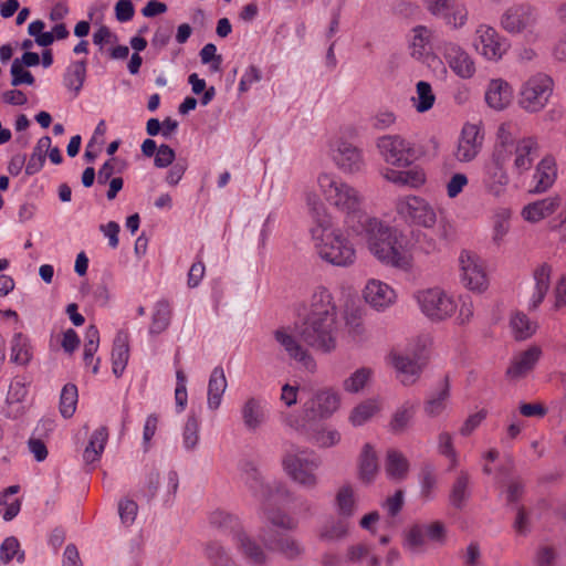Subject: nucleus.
I'll return each instance as SVG.
<instances>
[{"instance_id":"nucleus-1","label":"nucleus","mask_w":566,"mask_h":566,"mask_svg":"<svg viewBox=\"0 0 566 566\" xmlns=\"http://www.w3.org/2000/svg\"><path fill=\"white\" fill-rule=\"evenodd\" d=\"M352 233L364 239L368 252L384 266L409 273L415 265L412 244L397 227L378 217H359Z\"/></svg>"},{"instance_id":"nucleus-2","label":"nucleus","mask_w":566,"mask_h":566,"mask_svg":"<svg viewBox=\"0 0 566 566\" xmlns=\"http://www.w3.org/2000/svg\"><path fill=\"white\" fill-rule=\"evenodd\" d=\"M306 205L313 214V226L310 229L314 250L325 263L337 268H349L357 260V250L349 235L352 232L336 227L332 214L317 198L308 196Z\"/></svg>"},{"instance_id":"nucleus-3","label":"nucleus","mask_w":566,"mask_h":566,"mask_svg":"<svg viewBox=\"0 0 566 566\" xmlns=\"http://www.w3.org/2000/svg\"><path fill=\"white\" fill-rule=\"evenodd\" d=\"M413 298L420 313L431 323L453 318L455 325L464 326L474 317V302L468 294L455 295L436 285L416 291Z\"/></svg>"},{"instance_id":"nucleus-4","label":"nucleus","mask_w":566,"mask_h":566,"mask_svg":"<svg viewBox=\"0 0 566 566\" xmlns=\"http://www.w3.org/2000/svg\"><path fill=\"white\" fill-rule=\"evenodd\" d=\"M318 196H314L324 206L323 201L345 216L344 226L352 232L350 224H357L359 217H368L363 213L364 195L353 185L344 181L334 172L322 171L316 178Z\"/></svg>"},{"instance_id":"nucleus-5","label":"nucleus","mask_w":566,"mask_h":566,"mask_svg":"<svg viewBox=\"0 0 566 566\" xmlns=\"http://www.w3.org/2000/svg\"><path fill=\"white\" fill-rule=\"evenodd\" d=\"M245 483L261 504V517L272 527L282 531H291L297 526V521L281 510H272L270 506L275 503L279 492L286 491L280 483L264 484L255 469L245 472Z\"/></svg>"},{"instance_id":"nucleus-6","label":"nucleus","mask_w":566,"mask_h":566,"mask_svg":"<svg viewBox=\"0 0 566 566\" xmlns=\"http://www.w3.org/2000/svg\"><path fill=\"white\" fill-rule=\"evenodd\" d=\"M512 154L513 147L501 143L494 147L491 156L484 160L481 167V186L493 198H501L507 190L510 184L507 164Z\"/></svg>"},{"instance_id":"nucleus-7","label":"nucleus","mask_w":566,"mask_h":566,"mask_svg":"<svg viewBox=\"0 0 566 566\" xmlns=\"http://www.w3.org/2000/svg\"><path fill=\"white\" fill-rule=\"evenodd\" d=\"M283 471L298 486L314 490L318 484L321 459L314 451L293 447L282 458Z\"/></svg>"},{"instance_id":"nucleus-8","label":"nucleus","mask_w":566,"mask_h":566,"mask_svg":"<svg viewBox=\"0 0 566 566\" xmlns=\"http://www.w3.org/2000/svg\"><path fill=\"white\" fill-rule=\"evenodd\" d=\"M559 210L557 218L549 222L551 231L555 232L562 243H566V201L554 195L532 201L521 210V217L525 222L536 224L549 218Z\"/></svg>"},{"instance_id":"nucleus-9","label":"nucleus","mask_w":566,"mask_h":566,"mask_svg":"<svg viewBox=\"0 0 566 566\" xmlns=\"http://www.w3.org/2000/svg\"><path fill=\"white\" fill-rule=\"evenodd\" d=\"M337 317L306 314L300 326V336L312 348L331 353L336 348Z\"/></svg>"},{"instance_id":"nucleus-10","label":"nucleus","mask_w":566,"mask_h":566,"mask_svg":"<svg viewBox=\"0 0 566 566\" xmlns=\"http://www.w3.org/2000/svg\"><path fill=\"white\" fill-rule=\"evenodd\" d=\"M394 208L399 219L410 227L433 229L437 224V209L420 195H400L395 199Z\"/></svg>"},{"instance_id":"nucleus-11","label":"nucleus","mask_w":566,"mask_h":566,"mask_svg":"<svg viewBox=\"0 0 566 566\" xmlns=\"http://www.w3.org/2000/svg\"><path fill=\"white\" fill-rule=\"evenodd\" d=\"M555 83L546 73H535L528 76L520 86L517 103L528 114H537L548 105Z\"/></svg>"},{"instance_id":"nucleus-12","label":"nucleus","mask_w":566,"mask_h":566,"mask_svg":"<svg viewBox=\"0 0 566 566\" xmlns=\"http://www.w3.org/2000/svg\"><path fill=\"white\" fill-rule=\"evenodd\" d=\"M442 60H438L440 72L446 77L450 70L457 77L463 81L472 80L476 74L475 59L459 43L454 41H443L438 46Z\"/></svg>"},{"instance_id":"nucleus-13","label":"nucleus","mask_w":566,"mask_h":566,"mask_svg":"<svg viewBox=\"0 0 566 566\" xmlns=\"http://www.w3.org/2000/svg\"><path fill=\"white\" fill-rule=\"evenodd\" d=\"M381 159L391 168H408L415 158L412 144L397 134L382 135L376 140Z\"/></svg>"},{"instance_id":"nucleus-14","label":"nucleus","mask_w":566,"mask_h":566,"mask_svg":"<svg viewBox=\"0 0 566 566\" xmlns=\"http://www.w3.org/2000/svg\"><path fill=\"white\" fill-rule=\"evenodd\" d=\"M472 48L484 60L499 62L509 51L510 43L493 27L480 23L474 30Z\"/></svg>"},{"instance_id":"nucleus-15","label":"nucleus","mask_w":566,"mask_h":566,"mask_svg":"<svg viewBox=\"0 0 566 566\" xmlns=\"http://www.w3.org/2000/svg\"><path fill=\"white\" fill-rule=\"evenodd\" d=\"M460 281L462 285L476 294L488 291L490 281L483 261L473 252L463 250L459 255Z\"/></svg>"},{"instance_id":"nucleus-16","label":"nucleus","mask_w":566,"mask_h":566,"mask_svg":"<svg viewBox=\"0 0 566 566\" xmlns=\"http://www.w3.org/2000/svg\"><path fill=\"white\" fill-rule=\"evenodd\" d=\"M444 537L446 528L439 522L413 524L405 532L403 547L411 554H423L428 551L429 543L442 544Z\"/></svg>"},{"instance_id":"nucleus-17","label":"nucleus","mask_w":566,"mask_h":566,"mask_svg":"<svg viewBox=\"0 0 566 566\" xmlns=\"http://www.w3.org/2000/svg\"><path fill=\"white\" fill-rule=\"evenodd\" d=\"M343 405L342 394L333 387H323L315 390L304 403L306 417L314 420H327L337 413Z\"/></svg>"},{"instance_id":"nucleus-18","label":"nucleus","mask_w":566,"mask_h":566,"mask_svg":"<svg viewBox=\"0 0 566 566\" xmlns=\"http://www.w3.org/2000/svg\"><path fill=\"white\" fill-rule=\"evenodd\" d=\"M361 297L369 308L377 313H385L397 304L398 292L389 283L370 277L365 282Z\"/></svg>"},{"instance_id":"nucleus-19","label":"nucleus","mask_w":566,"mask_h":566,"mask_svg":"<svg viewBox=\"0 0 566 566\" xmlns=\"http://www.w3.org/2000/svg\"><path fill=\"white\" fill-rule=\"evenodd\" d=\"M329 156L344 174H357L365 167L363 150L343 138H335L329 143Z\"/></svg>"},{"instance_id":"nucleus-20","label":"nucleus","mask_w":566,"mask_h":566,"mask_svg":"<svg viewBox=\"0 0 566 566\" xmlns=\"http://www.w3.org/2000/svg\"><path fill=\"white\" fill-rule=\"evenodd\" d=\"M426 8L452 30L464 28L469 21L468 7L461 0H427Z\"/></svg>"},{"instance_id":"nucleus-21","label":"nucleus","mask_w":566,"mask_h":566,"mask_svg":"<svg viewBox=\"0 0 566 566\" xmlns=\"http://www.w3.org/2000/svg\"><path fill=\"white\" fill-rule=\"evenodd\" d=\"M484 134L482 127L478 123H465L460 132L457 146L454 149V158L461 164L473 161L482 150Z\"/></svg>"},{"instance_id":"nucleus-22","label":"nucleus","mask_w":566,"mask_h":566,"mask_svg":"<svg viewBox=\"0 0 566 566\" xmlns=\"http://www.w3.org/2000/svg\"><path fill=\"white\" fill-rule=\"evenodd\" d=\"M386 363L394 368L397 379L405 386L413 385L423 369V361L411 357L400 346L388 352Z\"/></svg>"},{"instance_id":"nucleus-23","label":"nucleus","mask_w":566,"mask_h":566,"mask_svg":"<svg viewBox=\"0 0 566 566\" xmlns=\"http://www.w3.org/2000/svg\"><path fill=\"white\" fill-rule=\"evenodd\" d=\"M273 337L279 346L285 352V354L296 363L301 365L302 368L310 373H314L316 370V361L308 353L306 348H304L295 334L290 327H280L273 333Z\"/></svg>"},{"instance_id":"nucleus-24","label":"nucleus","mask_w":566,"mask_h":566,"mask_svg":"<svg viewBox=\"0 0 566 566\" xmlns=\"http://www.w3.org/2000/svg\"><path fill=\"white\" fill-rule=\"evenodd\" d=\"M536 22L533 8L526 4L509 8L501 18L502 28L510 33L528 31Z\"/></svg>"},{"instance_id":"nucleus-25","label":"nucleus","mask_w":566,"mask_h":566,"mask_svg":"<svg viewBox=\"0 0 566 566\" xmlns=\"http://www.w3.org/2000/svg\"><path fill=\"white\" fill-rule=\"evenodd\" d=\"M380 176L388 182L411 189H419L427 182V174L420 166H413L409 169L385 167Z\"/></svg>"},{"instance_id":"nucleus-26","label":"nucleus","mask_w":566,"mask_h":566,"mask_svg":"<svg viewBox=\"0 0 566 566\" xmlns=\"http://www.w3.org/2000/svg\"><path fill=\"white\" fill-rule=\"evenodd\" d=\"M541 357L542 349L538 346H531L515 354L506 369V376L512 380L525 378L535 368Z\"/></svg>"},{"instance_id":"nucleus-27","label":"nucleus","mask_w":566,"mask_h":566,"mask_svg":"<svg viewBox=\"0 0 566 566\" xmlns=\"http://www.w3.org/2000/svg\"><path fill=\"white\" fill-rule=\"evenodd\" d=\"M486 105L494 111L507 108L513 101V88L511 84L501 77L491 78L484 91Z\"/></svg>"},{"instance_id":"nucleus-28","label":"nucleus","mask_w":566,"mask_h":566,"mask_svg":"<svg viewBox=\"0 0 566 566\" xmlns=\"http://www.w3.org/2000/svg\"><path fill=\"white\" fill-rule=\"evenodd\" d=\"M432 36V30L424 25H417L411 30L408 49L412 59L427 62L431 57Z\"/></svg>"},{"instance_id":"nucleus-29","label":"nucleus","mask_w":566,"mask_h":566,"mask_svg":"<svg viewBox=\"0 0 566 566\" xmlns=\"http://www.w3.org/2000/svg\"><path fill=\"white\" fill-rule=\"evenodd\" d=\"M382 410L379 397H369L356 403L348 413L347 421L353 428H360L377 417Z\"/></svg>"},{"instance_id":"nucleus-30","label":"nucleus","mask_w":566,"mask_h":566,"mask_svg":"<svg viewBox=\"0 0 566 566\" xmlns=\"http://www.w3.org/2000/svg\"><path fill=\"white\" fill-rule=\"evenodd\" d=\"M266 402L261 397H249L241 406L240 413L244 427L249 431H256L266 421Z\"/></svg>"},{"instance_id":"nucleus-31","label":"nucleus","mask_w":566,"mask_h":566,"mask_svg":"<svg viewBox=\"0 0 566 566\" xmlns=\"http://www.w3.org/2000/svg\"><path fill=\"white\" fill-rule=\"evenodd\" d=\"M337 317V306L334 297L328 289L325 286H316L308 300V308L306 314Z\"/></svg>"},{"instance_id":"nucleus-32","label":"nucleus","mask_w":566,"mask_h":566,"mask_svg":"<svg viewBox=\"0 0 566 566\" xmlns=\"http://www.w3.org/2000/svg\"><path fill=\"white\" fill-rule=\"evenodd\" d=\"M28 395L27 384L22 378H14L9 386L6 397L4 415L9 418H17L24 410L23 402Z\"/></svg>"},{"instance_id":"nucleus-33","label":"nucleus","mask_w":566,"mask_h":566,"mask_svg":"<svg viewBox=\"0 0 566 566\" xmlns=\"http://www.w3.org/2000/svg\"><path fill=\"white\" fill-rule=\"evenodd\" d=\"M374 377V368L360 366L342 380V389L348 395L361 394L371 385Z\"/></svg>"},{"instance_id":"nucleus-34","label":"nucleus","mask_w":566,"mask_h":566,"mask_svg":"<svg viewBox=\"0 0 566 566\" xmlns=\"http://www.w3.org/2000/svg\"><path fill=\"white\" fill-rule=\"evenodd\" d=\"M228 381L224 375V370L221 366H217L212 369L207 392V407L210 410H217L222 402L223 395L227 390Z\"/></svg>"},{"instance_id":"nucleus-35","label":"nucleus","mask_w":566,"mask_h":566,"mask_svg":"<svg viewBox=\"0 0 566 566\" xmlns=\"http://www.w3.org/2000/svg\"><path fill=\"white\" fill-rule=\"evenodd\" d=\"M378 470V458L375 448L370 443L364 444L358 459L359 480L366 484L374 482Z\"/></svg>"},{"instance_id":"nucleus-36","label":"nucleus","mask_w":566,"mask_h":566,"mask_svg":"<svg viewBox=\"0 0 566 566\" xmlns=\"http://www.w3.org/2000/svg\"><path fill=\"white\" fill-rule=\"evenodd\" d=\"M512 209L505 206L495 207L491 213L492 241L501 244L510 231Z\"/></svg>"},{"instance_id":"nucleus-37","label":"nucleus","mask_w":566,"mask_h":566,"mask_svg":"<svg viewBox=\"0 0 566 566\" xmlns=\"http://www.w3.org/2000/svg\"><path fill=\"white\" fill-rule=\"evenodd\" d=\"M261 539L268 549L281 552L287 557H294L301 553L300 545L293 538L282 537L270 530L261 534Z\"/></svg>"},{"instance_id":"nucleus-38","label":"nucleus","mask_w":566,"mask_h":566,"mask_svg":"<svg viewBox=\"0 0 566 566\" xmlns=\"http://www.w3.org/2000/svg\"><path fill=\"white\" fill-rule=\"evenodd\" d=\"M409 471V461L402 452L391 449L388 450L385 461V472L391 481H402L407 478Z\"/></svg>"},{"instance_id":"nucleus-39","label":"nucleus","mask_w":566,"mask_h":566,"mask_svg":"<svg viewBox=\"0 0 566 566\" xmlns=\"http://www.w3.org/2000/svg\"><path fill=\"white\" fill-rule=\"evenodd\" d=\"M557 176L555 160L552 157L543 158L533 175L535 191L544 192L553 186Z\"/></svg>"},{"instance_id":"nucleus-40","label":"nucleus","mask_w":566,"mask_h":566,"mask_svg":"<svg viewBox=\"0 0 566 566\" xmlns=\"http://www.w3.org/2000/svg\"><path fill=\"white\" fill-rule=\"evenodd\" d=\"M129 359L128 337L125 333H117L112 349V370L116 377H120Z\"/></svg>"},{"instance_id":"nucleus-41","label":"nucleus","mask_w":566,"mask_h":566,"mask_svg":"<svg viewBox=\"0 0 566 566\" xmlns=\"http://www.w3.org/2000/svg\"><path fill=\"white\" fill-rule=\"evenodd\" d=\"M86 60L72 61L63 75L64 86L77 96L86 78Z\"/></svg>"},{"instance_id":"nucleus-42","label":"nucleus","mask_w":566,"mask_h":566,"mask_svg":"<svg viewBox=\"0 0 566 566\" xmlns=\"http://www.w3.org/2000/svg\"><path fill=\"white\" fill-rule=\"evenodd\" d=\"M108 440V431L105 427L94 430L83 452L85 463L93 464L99 461Z\"/></svg>"},{"instance_id":"nucleus-43","label":"nucleus","mask_w":566,"mask_h":566,"mask_svg":"<svg viewBox=\"0 0 566 566\" xmlns=\"http://www.w3.org/2000/svg\"><path fill=\"white\" fill-rule=\"evenodd\" d=\"M537 150V142L533 137H526L515 146L514 167L518 171L528 170L533 164Z\"/></svg>"},{"instance_id":"nucleus-44","label":"nucleus","mask_w":566,"mask_h":566,"mask_svg":"<svg viewBox=\"0 0 566 566\" xmlns=\"http://www.w3.org/2000/svg\"><path fill=\"white\" fill-rule=\"evenodd\" d=\"M449 398V385L447 382H443L434 392H432L427 398L423 406L424 413L430 418H436L442 415L448 408Z\"/></svg>"},{"instance_id":"nucleus-45","label":"nucleus","mask_w":566,"mask_h":566,"mask_svg":"<svg viewBox=\"0 0 566 566\" xmlns=\"http://www.w3.org/2000/svg\"><path fill=\"white\" fill-rule=\"evenodd\" d=\"M307 440L321 449L337 446L342 440L340 432L331 426H319L307 433Z\"/></svg>"},{"instance_id":"nucleus-46","label":"nucleus","mask_w":566,"mask_h":566,"mask_svg":"<svg viewBox=\"0 0 566 566\" xmlns=\"http://www.w3.org/2000/svg\"><path fill=\"white\" fill-rule=\"evenodd\" d=\"M234 538L243 555L253 564L260 565L265 560V553L255 541L243 530H239L234 534Z\"/></svg>"},{"instance_id":"nucleus-47","label":"nucleus","mask_w":566,"mask_h":566,"mask_svg":"<svg viewBox=\"0 0 566 566\" xmlns=\"http://www.w3.org/2000/svg\"><path fill=\"white\" fill-rule=\"evenodd\" d=\"M549 277L551 268L547 265H542L534 272L535 285L528 303L530 308L535 310L543 302L549 287Z\"/></svg>"},{"instance_id":"nucleus-48","label":"nucleus","mask_w":566,"mask_h":566,"mask_svg":"<svg viewBox=\"0 0 566 566\" xmlns=\"http://www.w3.org/2000/svg\"><path fill=\"white\" fill-rule=\"evenodd\" d=\"M18 485H11L0 493V515L6 522L13 520L21 510V502L15 497Z\"/></svg>"},{"instance_id":"nucleus-49","label":"nucleus","mask_w":566,"mask_h":566,"mask_svg":"<svg viewBox=\"0 0 566 566\" xmlns=\"http://www.w3.org/2000/svg\"><path fill=\"white\" fill-rule=\"evenodd\" d=\"M436 102V95L429 82L419 81L416 85V95L411 97V103L418 113L430 111Z\"/></svg>"},{"instance_id":"nucleus-50","label":"nucleus","mask_w":566,"mask_h":566,"mask_svg":"<svg viewBox=\"0 0 566 566\" xmlns=\"http://www.w3.org/2000/svg\"><path fill=\"white\" fill-rule=\"evenodd\" d=\"M200 420L193 412L189 413L182 428V448L186 451H195L200 442Z\"/></svg>"},{"instance_id":"nucleus-51","label":"nucleus","mask_w":566,"mask_h":566,"mask_svg":"<svg viewBox=\"0 0 566 566\" xmlns=\"http://www.w3.org/2000/svg\"><path fill=\"white\" fill-rule=\"evenodd\" d=\"M171 311L169 303L165 300L158 301L155 304L149 326V334L159 335L165 332L170 324Z\"/></svg>"},{"instance_id":"nucleus-52","label":"nucleus","mask_w":566,"mask_h":566,"mask_svg":"<svg viewBox=\"0 0 566 566\" xmlns=\"http://www.w3.org/2000/svg\"><path fill=\"white\" fill-rule=\"evenodd\" d=\"M32 358V347L27 336L17 333L11 342V360L18 365H27Z\"/></svg>"},{"instance_id":"nucleus-53","label":"nucleus","mask_w":566,"mask_h":566,"mask_svg":"<svg viewBox=\"0 0 566 566\" xmlns=\"http://www.w3.org/2000/svg\"><path fill=\"white\" fill-rule=\"evenodd\" d=\"M357 507L355 491L349 485L342 486L336 494V511L344 517L348 518L354 515Z\"/></svg>"},{"instance_id":"nucleus-54","label":"nucleus","mask_w":566,"mask_h":566,"mask_svg":"<svg viewBox=\"0 0 566 566\" xmlns=\"http://www.w3.org/2000/svg\"><path fill=\"white\" fill-rule=\"evenodd\" d=\"M510 327L513 336L516 339L523 340L531 337L535 333L537 325L535 322H532L524 313L516 312L511 316Z\"/></svg>"},{"instance_id":"nucleus-55","label":"nucleus","mask_w":566,"mask_h":566,"mask_svg":"<svg viewBox=\"0 0 566 566\" xmlns=\"http://www.w3.org/2000/svg\"><path fill=\"white\" fill-rule=\"evenodd\" d=\"M417 402L415 401H406L397 410L394 412L390 420V429L394 432L403 431L416 413Z\"/></svg>"},{"instance_id":"nucleus-56","label":"nucleus","mask_w":566,"mask_h":566,"mask_svg":"<svg viewBox=\"0 0 566 566\" xmlns=\"http://www.w3.org/2000/svg\"><path fill=\"white\" fill-rule=\"evenodd\" d=\"M17 559L19 564L24 562V551L21 549L17 537L8 536L0 545V562L4 565Z\"/></svg>"},{"instance_id":"nucleus-57","label":"nucleus","mask_w":566,"mask_h":566,"mask_svg":"<svg viewBox=\"0 0 566 566\" xmlns=\"http://www.w3.org/2000/svg\"><path fill=\"white\" fill-rule=\"evenodd\" d=\"M78 401L77 388L73 384H66L60 396V412L64 418H71L76 410Z\"/></svg>"},{"instance_id":"nucleus-58","label":"nucleus","mask_w":566,"mask_h":566,"mask_svg":"<svg viewBox=\"0 0 566 566\" xmlns=\"http://www.w3.org/2000/svg\"><path fill=\"white\" fill-rule=\"evenodd\" d=\"M438 452L447 458L450 462V470L459 465V454L453 446V437L447 431H442L438 436Z\"/></svg>"},{"instance_id":"nucleus-59","label":"nucleus","mask_w":566,"mask_h":566,"mask_svg":"<svg viewBox=\"0 0 566 566\" xmlns=\"http://www.w3.org/2000/svg\"><path fill=\"white\" fill-rule=\"evenodd\" d=\"M347 531L348 524L344 520H329L319 528V537L333 541L345 536Z\"/></svg>"},{"instance_id":"nucleus-60","label":"nucleus","mask_w":566,"mask_h":566,"mask_svg":"<svg viewBox=\"0 0 566 566\" xmlns=\"http://www.w3.org/2000/svg\"><path fill=\"white\" fill-rule=\"evenodd\" d=\"M430 345V338L428 335H416L409 338L405 345H399L405 353H408L411 357L418 358L422 361V356L428 346Z\"/></svg>"},{"instance_id":"nucleus-61","label":"nucleus","mask_w":566,"mask_h":566,"mask_svg":"<svg viewBox=\"0 0 566 566\" xmlns=\"http://www.w3.org/2000/svg\"><path fill=\"white\" fill-rule=\"evenodd\" d=\"M99 346V332L96 326L90 325L85 333V345H84V361L88 366L94 360Z\"/></svg>"},{"instance_id":"nucleus-62","label":"nucleus","mask_w":566,"mask_h":566,"mask_svg":"<svg viewBox=\"0 0 566 566\" xmlns=\"http://www.w3.org/2000/svg\"><path fill=\"white\" fill-rule=\"evenodd\" d=\"M175 402L178 413L186 409L188 402L187 377L181 369L176 371Z\"/></svg>"},{"instance_id":"nucleus-63","label":"nucleus","mask_w":566,"mask_h":566,"mask_svg":"<svg viewBox=\"0 0 566 566\" xmlns=\"http://www.w3.org/2000/svg\"><path fill=\"white\" fill-rule=\"evenodd\" d=\"M45 24L42 20L32 21L28 27V33L34 38L40 46H49L54 42L53 33L44 31Z\"/></svg>"},{"instance_id":"nucleus-64","label":"nucleus","mask_w":566,"mask_h":566,"mask_svg":"<svg viewBox=\"0 0 566 566\" xmlns=\"http://www.w3.org/2000/svg\"><path fill=\"white\" fill-rule=\"evenodd\" d=\"M281 422L285 429L298 434L307 433L305 417L297 412H282Z\"/></svg>"}]
</instances>
